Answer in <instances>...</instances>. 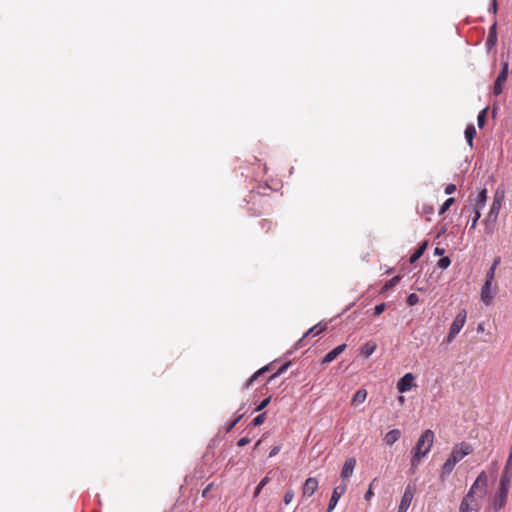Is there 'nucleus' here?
Listing matches in <instances>:
<instances>
[{
  "mask_svg": "<svg viewBox=\"0 0 512 512\" xmlns=\"http://www.w3.org/2000/svg\"><path fill=\"white\" fill-rule=\"evenodd\" d=\"M501 199L498 197H495L491 206L490 210L486 216V218L482 221V223L486 226V232L491 234L493 233L495 229V225L497 222V218L501 209Z\"/></svg>",
  "mask_w": 512,
  "mask_h": 512,
  "instance_id": "nucleus-1",
  "label": "nucleus"
},
{
  "mask_svg": "<svg viewBox=\"0 0 512 512\" xmlns=\"http://www.w3.org/2000/svg\"><path fill=\"white\" fill-rule=\"evenodd\" d=\"M433 441L434 433L432 430L427 429L419 437L413 451L416 452L418 455H422L425 457L431 450Z\"/></svg>",
  "mask_w": 512,
  "mask_h": 512,
  "instance_id": "nucleus-2",
  "label": "nucleus"
},
{
  "mask_svg": "<svg viewBox=\"0 0 512 512\" xmlns=\"http://www.w3.org/2000/svg\"><path fill=\"white\" fill-rule=\"evenodd\" d=\"M466 317H467V313L464 309H462L456 315V317L454 318V320L450 326L449 333L447 335L446 341L448 343L452 342L455 339V337L458 335V333L461 331V329L463 328V326L466 322Z\"/></svg>",
  "mask_w": 512,
  "mask_h": 512,
  "instance_id": "nucleus-3",
  "label": "nucleus"
},
{
  "mask_svg": "<svg viewBox=\"0 0 512 512\" xmlns=\"http://www.w3.org/2000/svg\"><path fill=\"white\" fill-rule=\"evenodd\" d=\"M473 448L470 444L462 442L459 445H455L449 455V459L453 461L454 464H457L461 461L465 456L472 453Z\"/></svg>",
  "mask_w": 512,
  "mask_h": 512,
  "instance_id": "nucleus-4",
  "label": "nucleus"
},
{
  "mask_svg": "<svg viewBox=\"0 0 512 512\" xmlns=\"http://www.w3.org/2000/svg\"><path fill=\"white\" fill-rule=\"evenodd\" d=\"M496 293H497V287L496 286L493 287V281L489 280V279H485V282L481 288V294H480L481 301L487 306L491 305Z\"/></svg>",
  "mask_w": 512,
  "mask_h": 512,
  "instance_id": "nucleus-5",
  "label": "nucleus"
},
{
  "mask_svg": "<svg viewBox=\"0 0 512 512\" xmlns=\"http://www.w3.org/2000/svg\"><path fill=\"white\" fill-rule=\"evenodd\" d=\"M509 73V64L508 61L502 62V69L499 73V75L496 78V81L494 83L493 91L495 95H499L503 91V85L507 80Z\"/></svg>",
  "mask_w": 512,
  "mask_h": 512,
  "instance_id": "nucleus-6",
  "label": "nucleus"
},
{
  "mask_svg": "<svg viewBox=\"0 0 512 512\" xmlns=\"http://www.w3.org/2000/svg\"><path fill=\"white\" fill-rule=\"evenodd\" d=\"M509 489H504L503 487H498V490L494 496L492 507L495 511H499L504 507L507 502Z\"/></svg>",
  "mask_w": 512,
  "mask_h": 512,
  "instance_id": "nucleus-7",
  "label": "nucleus"
},
{
  "mask_svg": "<svg viewBox=\"0 0 512 512\" xmlns=\"http://www.w3.org/2000/svg\"><path fill=\"white\" fill-rule=\"evenodd\" d=\"M487 485V475L484 471H482L476 480L474 481L473 485L471 486L468 494V497H474V494L477 493V490L479 489L482 493L485 491V487Z\"/></svg>",
  "mask_w": 512,
  "mask_h": 512,
  "instance_id": "nucleus-8",
  "label": "nucleus"
},
{
  "mask_svg": "<svg viewBox=\"0 0 512 512\" xmlns=\"http://www.w3.org/2000/svg\"><path fill=\"white\" fill-rule=\"evenodd\" d=\"M346 490H347L346 484H340L334 488L331 498H330V501H329V504H328L327 512H331L335 508L339 499L346 492Z\"/></svg>",
  "mask_w": 512,
  "mask_h": 512,
  "instance_id": "nucleus-9",
  "label": "nucleus"
},
{
  "mask_svg": "<svg viewBox=\"0 0 512 512\" xmlns=\"http://www.w3.org/2000/svg\"><path fill=\"white\" fill-rule=\"evenodd\" d=\"M415 377L412 373H406L397 383V389L400 393L409 391L415 386Z\"/></svg>",
  "mask_w": 512,
  "mask_h": 512,
  "instance_id": "nucleus-10",
  "label": "nucleus"
},
{
  "mask_svg": "<svg viewBox=\"0 0 512 512\" xmlns=\"http://www.w3.org/2000/svg\"><path fill=\"white\" fill-rule=\"evenodd\" d=\"M414 494H415V487L408 484L406 486L403 496L401 498L399 508L407 511L411 505Z\"/></svg>",
  "mask_w": 512,
  "mask_h": 512,
  "instance_id": "nucleus-11",
  "label": "nucleus"
},
{
  "mask_svg": "<svg viewBox=\"0 0 512 512\" xmlns=\"http://www.w3.org/2000/svg\"><path fill=\"white\" fill-rule=\"evenodd\" d=\"M512 480V465L510 463L506 462V465L502 471L500 480H499V487H503L504 489H510V484Z\"/></svg>",
  "mask_w": 512,
  "mask_h": 512,
  "instance_id": "nucleus-12",
  "label": "nucleus"
},
{
  "mask_svg": "<svg viewBox=\"0 0 512 512\" xmlns=\"http://www.w3.org/2000/svg\"><path fill=\"white\" fill-rule=\"evenodd\" d=\"M317 488H318V480L316 478L309 477L308 479H306V481L303 485L302 496L303 497H311L314 494V492L317 490Z\"/></svg>",
  "mask_w": 512,
  "mask_h": 512,
  "instance_id": "nucleus-13",
  "label": "nucleus"
},
{
  "mask_svg": "<svg viewBox=\"0 0 512 512\" xmlns=\"http://www.w3.org/2000/svg\"><path fill=\"white\" fill-rule=\"evenodd\" d=\"M356 466V459L353 457H350L346 459V461L343 464L342 471H341V478L343 480L349 479L354 471V468Z\"/></svg>",
  "mask_w": 512,
  "mask_h": 512,
  "instance_id": "nucleus-14",
  "label": "nucleus"
},
{
  "mask_svg": "<svg viewBox=\"0 0 512 512\" xmlns=\"http://www.w3.org/2000/svg\"><path fill=\"white\" fill-rule=\"evenodd\" d=\"M346 348V344L339 345L331 350L329 353L325 355L322 359V364H328L335 360Z\"/></svg>",
  "mask_w": 512,
  "mask_h": 512,
  "instance_id": "nucleus-15",
  "label": "nucleus"
},
{
  "mask_svg": "<svg viewBox=\"0 0 512 512\" xmlns=\"http://www.w3.org/2000/svg\"><path fill=\"white\" fill-rule=\"evenodd\" d=\"M486 200H487V190L484 188L478 193V195L475 199L474 212L478 211L481 213V210L485 207Z\"/></svg>",
  "mask_w": 512,
  "mask_h": 512,
  "instance_id": "nucleus-16",
  "label": "nucleus"
},
{
  "mask_svg": "<svg viewBox=\"0 0 512 512\" xmlns=\"http://www.w3.org/2000/svg\"><path fill=\"white\" fill-rule=\"evenodd\" d=\"M401 437V431L399 429H392L385 435V443L389 446L393 445Z\"/></svg>",
  "mask_w": 512,
  "mask_h": 512,
  "instance_id": "nucleus-17",
  "label": "nucleus"
},
{
  "mask_svg": "<svg viewBox=\"0 0 512 512\" xmlns=\"http://www.w3.org/2000/svg\"><path fill=\"white\" fill-rule=\"evenodd\" d=\"M367 398V391L365 389H359L352 398V405L357 406L362 404Z\"/></svg>",
  "mask_w": 512,
  "mask_h": 512,
  "instance_id": "nucleus-18",
  "label": "nucleus"
},
{
  "mask_svg": "<svg viewBox=\"0 0 512 512\" xmlns=\"http://www.w3.org/2000/svg\"><path fill=\"white\" fill-rule=\"evenodd\" d=\"M476 135V129L474 125L470 124L465 129V138L467 140L468 145L472 148L473 147V139Z\"/></svg>",
  "mask_w": 512,
  "mask_h": 512,
  "instance_id": "nucleus-19",
  "label": "nucleus"
},
{
  "mask_svg": "<svg viewBox=\"0 0 512 512\" xmlns=\"http://www.w3.org/2000/svg\"><path fill=\"white\" fill-rule=\"evenodd\" d=\"M377 348V345L373 342H367L365 343L361 348V354L365 357H369L372 355Z\"/></svg>",
  "mask_w": 512,
  "mask_h": 512,
  "instance_id": "nucleus-20",
  "label": "nucleus"
},
{
  "mask_svg": "<svg viewBox=\"0 0 512 512\" xmlns=\"http://www.w3.org/2000/svg\"><path fill=\"white\" fill-rule=\"evenodd\" d=\"M472 501H473V497H468V494H467L463 498V500L460 504L459 512H471L472 510H474V508H472L470 506Z\"/></svg>",
  "mask_w": 512,
  "mask_h": 512,
  "instance_id": "nucleus-21",
  "label": "nucleus"
},
{
  "mask_svg": "<svg viewBox=\"0 0 512 512\" xmlns=\"http://www.w3.org/2000/svg\"><path fill=\"white\" fill-rule=\"evenodd\" d=\"M456 464L453 463L449 458L445 461L442 466L441 477L444 478L451 474Z\"/></svg>",
  "mask_w": 512,
  "mask_h": 512,
  "instance_id": "nucleus-22",
  "label": "nucleus"
},
{
  "mask_svg": "<svg viewBox=\"0 0 512 512\" xmlns=\"http://www.w3.org/2000/svg\"><path fill=\"white\" fill-rule=\"evenodd\" d=\"M427 248V242H424L411 256L409 259L410 263H415L425 252Z\"/></svg>",
  "mask_w": 512,
  "mask_h": 512,
  "instance_id": "nucleus-23",
  "label": "nucleus"
},
{
  "mask_svg": "<svg viewBox=\"0 0 512 512\" xmlns=\"http://www.w3.org/2000/svg\"><path fill=\"white\" fill-rule=\"evenodd\" d=\"M500 261H501L500 257H496L494 259L493 264L491 265V267L486 272L485 279H489V280H492V281L494 280L495 270H496L497 266L499 265Z\"/></svg>",
  "mask_w": 512,
  "mask_h": 512,
  "instance_id": "nucleus-24",
  "label": "nucleus"
},
{
  "mask_svg": "<svg viewBox=\"0 0 512 512\" xmlns=\"http://www.w3.org/2000/svg\"><path fill=\"white\" fill-rule=\"evenodd\" d=\"M325 329H326V326H321L320 324L315 325L306 332L305 337L310 336V335L316 336V335L322 333Z\"/></svg>",
  "mask_w": 512,
  "mask_h": 512,
  "instance_id": "nucleus-25",
  "label": "nucleus"
},
{
  "mask_svg": "<svg viewBox=\"0 0 512 512\" xmlns=\"http://www.w3.org/2000/svg\"><path fill=\"white\" fill-rule=\"evenodd\" d=\"M423 457L424 456L418 455L416 452L413 451V457L411 459V468H410L412 473H415V470L418 467L421 458H423Z\"/></svg>",
  "mask_w": 512,
  "mask_h": 512,
  "instance_id": "nucleus-26",
  "label": "nucleus"
},
{
  "mask_svg": "<svg viewBox=\"0 0 512 512\" xmlns=\"http://www.w3.org/2000/svg\"><path fill=\"white\" fill-rule=\"evenodd\" d=\"M268 370V366H264L262 367L261 369H259L256 373H254L250 378L249 380L247 381L246 383V387H249L250 385H252V383L262 374L264 373L265 371Z\"/></svg>",
  "mask_w": 512,
  "mask_h": 512,
  "instance_id": "nucleus-27",
  "label": "nucleus"
},
{
  "mask_svg": "<svg viewBox=\"0 0 512 512\" xmlns=\"http://www.w3.org/2000/svg\"><path fill=\"white\" fill-rule=\"evenodd\" d=\"M270 479L268 476H265L261 481L260 483L258 484V486L256 487L255 491H254V497H257L259 495V493L261 492V490L269 483Z\"/></svg>",
  "mask_w": 512,
  "mask_h": 512,
  "instance_id": "nucleus-28",
  "label": "nucleus"
},
{
  "mask_svg": "<svg viewBox=\"0 0 512 512\" xmlns=\"http://www.w3.org/2000/svg\"><path fill=\"white\" fill-rule=\"evenodd\" d=\"M454 203V198H448L440 207L439 209V214L442 215L444 214L449 208L450 206Z\"/></svg>",
  "mask_w": 512,
  "mask_h": 512,
  "instance_id": "nucleus-29",
  "label": "nucleus"
},
{
  "mask_svg": "<svg viewBox=\"0 0 512 512\" xmlns=\"http://www.w3.org/2000/svg\"><path fill=\"white\" fill-rule=\"evenodd\" d=\"M486 114H487V108H484L483 110L480 111V113L478 114V117H477V123H478V126L480 128H482L484 126V123H485V118H486Z\"/></svg>",
  "mask_w": 512,
  "mask_h": 512,
  "instance_id": "nucleus-30",
  "label": "nucleus"
},
{
  "mask_svg": "<svg viewBox=\"0 0 512 512\" xmlns=\"http://www.w3.org/2000/svg\"><path fill=\"white\" fill-rule=\"evenodd\" d=\"M400 276H395L393 277L392 279H390L383 287L384 290H389L391 289L392 287H394L399 281H400Z\"/></svg>",
  "mask_w": 512,
  "mask_h": 512,
  "instance_id": "nucleus-31",
  "label": "nucleus"
},
{
  "mask_svg": "<svg viewBox=\"0 0 512 512\" xmlns=\"http://www.w3.org/2000/svg\"><path fill=\"white\" fill-rule=\"evenodd\" d=\"M418 302H419V297H418V295H417V294H415V293H411V294H409V295H408V297H407V304H408L409 306H414V305H416Z\"/></svg>",
  "mask_w": 512,
  "mask_h": 512,
  "instance_id": "nucleus-32",
  "label": "nucleus"
},
{
  "mask_svg": "<svg viewBox=\"0 0 512 512\" xmlns=\"http://www.w3.org/2000/svg\"><path fill=\"white\" fill-rule=\"evenodd\" d=\"M451 263L449 257H443L438 261V267L441 269H447Z\"/></svg>",
  "mask_w": 512,
  "mask_h": 512,
  "instance_id": "nucleus-33",
  "label": "nucleus"
},
{
  "mask_svg": "<svg viewBox=\"0 0 512 512\" xmlns=\"http://www.w3.org/2000/svg\"><path fill=\"white\" fill-rule=\"evenodd\" d=\"M265 419H266V415H265V413H262V414H260V415L256 416V417L253 419L252 424H253L254 426H259V425H261V424H263V423H264Z\"/></svg>",
  "mask_w": 512,
  "mask_h": 512,
  "instance_id": "nucleus-34",
  "label": "nucleus"
},
{
  "mask_svg": "<svg viewBox=\"0 0 512 512\" xmlns=\"http://www.w3.org/2000/svg\"><path fill=\"white\" fill-rule=\"evenodd\" d=\"M293 498H294V492H293V490H288V491H286V493H285V495H284V499H283V500H284V503H285L286 505L290 504V503L292 502Z\"/></svg>",
  "mask_w": 512,
  "mask_h": 512,
  "instance_id": "nucleus-35",
  "label": "nucleus"
},
{
  "mask_svg": "<svg viewBox=\"0 0 512 512\" xmlns=\"http://www.w3.org/2000/svg\"><path fill=\"white\" fill-rule=\"evenodd\" d=\"M385 309H386L385 303L376 305L374 308V315H376V316L380 315L381 313H383L385 311Z\"/></svg>",
  "mask_w": 512,
  "mask_h": 512,
  "instance_id": "nucleus-36",
  "label": "nucleus"
},
{
  "mask_svg": "<svg viewBox=\"0 0 512 512\" xmlns=\"http://www.w3.org/2000/svg\"><path fill=\"white\" fill-rule=\"evenodd\" d=\"M288 366H289V363L284 364L282 367H280V368H279V370H278L276 373H274V374L270 377V379H269V380L271 381V380L275 379L276 377H278L279 375H281L284 371H286V369L288 368Z\"/></svg>",
  "mask_w": 512,
  "mask_h": 512,
  "instance_id": "nucleus-37",
  "label": "nucleus"
},
{
  "mask_svg": "<svg viewBox=\"0 0 512 512\" xmlns=\"http://www.w3.org/2000/svg\"><path fill=\"white\" fill-rule=\"evenodd\" d=\"M271 397L265 398L256 408L255 411L259 412L263 410L269 403H270Z\"/></svg>",
  "mask_w": 512,
  "mask_h": 512,
  "instance_id": "nucleus-38",
  "label": "nucleus"
},
{
  "mask_svg": "<svg viewBox=\"0 0 512 512\" xmlns=\"http://www.w3.org/2000/svg\"><path fill=\"white\" fill-rule=\"evenodd\" d=\"M480 217H481V213L476 211L474 218L471 220L470 229H475L476 228L477 222H478Z\"/></svg>",
  "mask_w": 512,
  "mask_h": 512,
  "instance_id": "nucleus-39",
  "label": "nucleus"
},
{
  "mask_svg": "<svg viewBox=\"0 0 512 512\" xmlns=\"http://www.w3.org/2000/svg\"><path fill=\"white\" fill-rule=\"evenodd\" d=\"M496 42H497V34H489L488 39H487V45L493 46L496 44Z\"/></svg>",
  "mask_w": 512,
  "mask_h": 512,
  "instance_id": "nucleus-40",
  "label": "nucleus"
},
{
  "mask_svg": "<svg viewBox=\"0 0 512 512\" xmlns=\"http://www.w3.org/2000/svg\"><path fill=\"white\" fill-rule=\"evenodd\" d=\"M243 417V414H240L236 419H234L227 427V431H231L235 425L239 422V420Z\"/></svg>",
  "mask_w": 512,
  "mask_h": 512,
  "instance_id": "nucleus-41",
  "label": "nucleus"
},
{
  "mask_svg": "<svg viewBox=\"0 0 512 512\" xmlns=\"http://www.w3.org/2000/svg\"><path fill=\"white\" fill-rule=\"evenodd\" d=\"M455 190H456V186L454 184H448L445 187V194L450 195V194L454 193Z\"/></svg>",
  "mask_w": 512,
  "mask_h": 512,
  "instance_id": "nucleus-42",
  "label": "nucleus"
},
{
  "mask_svg": "<svg viewBox=\"0 0 512 512\" xmlns=\"http://www.w3.org/2000/svg\"><path fill=\"white\" fill-rule=\"evenodd\" d=\"M249 442H250V440L248 437H243V438L239 439L237 445L239 447H243V446L247 445Z\"/></svg>",
  "mask_w": 512,
  "mask_h": 512,
  "instance_id": "nucleus-43",
  "label": "nucleus"
},
{
  "mask_svg": "<svg viewBox=\"0 0 512 512\" xmlns=\"http://www.w3.org/2000/svg\"><path fill=\"white\" fill-rule=\"evenodd\" d=\"M280 449V446H274L269 453V457L276 456L280 452Z\"/></svg>",
  "mask_w": 512,
  "mask_h": 512,
  "instance_id": "nucleus-44",
  "label": "nucleus"
},
{
  "mask_svg": "<svg viewBox=\"0 0 512 512\" xmlns=\"http://www.w3.org/2000/svg\"><path fill=\"white\" fill-rule=\"evenodd\" d=\"M373 495H374V494H373L372 488H371V486H370V487H369V489L366 491V493H365V495H364V499H365L366 501H369V500L372 498V496H373Z\"/></svg>",
  "mask_w": 512,
  "mask_h": 512,
  "instance_id": "nucleus-45",
  "label": "nucleus"
},
{
  "mask_svg": "<svg viewBox=\"0 0 512 512\" xmlns=\"http://www.w3.org/2000/svg\"><path fill=\"white\" fill-rule=\"evenodd\" d=\"M434 254L435 255H443L444 254V249L443 248H439V247H436L435 250H434Z\"/></svg>",
  "mask_w": 512,
  "mask_h": 512,
  "instance_id": "nucleus-46",
  "label": "nucleus"
},
{
  "mask_svg": "<svg viewBox=\"0 0 512 512\" xmlns=\"http://www.w3.org/2000/svg\"><path fill=\"white\" fill-rule=\"evenodd\" d=\"M209 490H210V486H207V487L203 490L202 495L205 497V496L207 495V493L209 492Z\"/></svg>",
  "mask_w": 512,
  "mask_h": 512,
  "instance_id": "nucleus-47",
  "label": "nucleus"
},
{
  "mask_svg": "<svg viewBox=\"0 0 512 512\" xmlns=\"http://www.w3.org/2000/svg\"><path fill=\"white\" fill-rule=\"evenodd\" d=\"M477 330L478 331H483V325L482 324H479L478 327H477Z\"/></svg>",
  "mask_w": 512,
  "mask_h": 512,
  "instance_id": "nucleus-48",
  "label": "nucleus"
},
{
  "mask_svg": "<svg viewBox=\"0 0 512 512\" xmlns=\"http://www.w3.org/2000/svg\"><path fill=\"white\" fill-rule=\"evenodd\" d=\"M495 31V25H493L491 28H490V32H494Z\"/></svg>",
  "mask_w": 512,
  "mask_h": 512,
  "instance_id": "nucleus-49",
  "label": "nucleus"
},
{
  "mask_svg": "<svg viewBox=\"0 0 512 512\" xmlns=\"http://www.w3.org/2000/svg\"><path fill=\"white\" fill-rule=\"evenodd\" d=\"M399 401H400V402H404V397H403V396H400V397H399Z\"/></svg>",
  "mask_w": 512,
  "mask_h": 512,
  "instance_id": "nucleus-50",
  "label": "nucleus"
},
{
  "mask_svg": "<svg viewBox=\"0 0 512 512\" xmlns=\"http://www.w3.org/2000/svg\"><path fill=\"white\" fill-rule=\"evenodd\" d=\"M397 512H407V511L398 507V511Z\"/></svg>",
  "mask_w": 512,
  "mask_h": 512,
  "instance_id": "nucleus-51",
  "label": "nucleus"
}]
</instances>
